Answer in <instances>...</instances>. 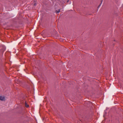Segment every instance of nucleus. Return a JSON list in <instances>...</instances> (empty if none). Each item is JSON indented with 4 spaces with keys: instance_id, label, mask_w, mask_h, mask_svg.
<instances>
[{
    "instance_id": "1",
    "label": "nucleus",
    "mask_w": 123,
    "mask_h": 123,
    "mask_svg": "<svg viewBox=\"0 0 123 123\" xmlns=\"http://www.w3.org/2000/svg\"><path fill=\"white\" fill-rule=\"evenodd\" d=\"M5 98L4 97L0 96V100H4Z\"/></svg>"
},
{
    "instance_id": "2",
    "label": "nucleus",
    "mask_w": 123,
    "mask_h": 123,
    "mask_svg": "<svg viewBox=\"0 0 123 123\" xmlns=\"http://www.w3.org/2000/svg\"><path fill=\"white\" fill-rule=\"evenodd\" d=\"M106 112L105 111V112L104 113V117L106 115Z\"/></svg>"
},
{
    "instance_id": "3",
    "label": "nucleus",
    "mask_w": 123,
    "mask_h": 123,
    "mask_svg": "<svg viewBox=\"0 0 123 123\" xmlns=\"http://www.w3.org/2000/svg\"><path fill=\"white\" fill-rule=\"evenodd\" d=\"M60 12V10H58V11H57V10H56L55 11V12L56 13H59V12Z\"/></svg>"
},
{
    "instance_id": "4",
    "label": "nucleus",
    "mask_w": 123,
    "mask_h": 123,
    "mask_svg": "<svg viewBox=\"0 0 123 123\" xmlns=\"http://www.w3.org/2000/svg\"><path fill=\"white\" fill-rule=\"evenodd\" d=\"M25 106L27 107H29L28 105H27L26 103H25Z\"/></svg>"
},
{
    "instance_id": "5",
    "label": "nucleus",
    "mask_w": 123,
    "mask_h": 123,
    "mask_svg": "<svg viewBox=\"0 0 123 123\" xmlns=\"http://www.w3.org/2000/svg\"><path fill=\"white\" fill-rule=\"evenodd\" d=\"M101 4L98 6V8H99L100 7V6L101 5Z\"/></svg>"
},
{
    "instance_id": "6",
    "label": "nucleus",
    "mask_w": 123,
    "mask_h": 123,
    "mask_svg": "<svg viewBox=\"0 0 123 123\" xmlns=\"http://www.w3.org/2000/svg\"><path fill=\"white\" fill-rule=\"evenodd\" d=\"M103 0H101V4L103 2Z\"/></svg>"
},
{
    "instance_id": "7",
    "label": "nucleus",
    "mask_w": 123,
    "mask_h": 123,
    "mask_svg": "<svg viewBox=\"0 0 123 123\" xmlns=\"http://www.w3.org/2000/svg\"><path fill=\"white\" fill-rule=\"evenodd\" d=\"M36 5V4H34V5L35 6Z\"/></svg>"
}]
</instances>
